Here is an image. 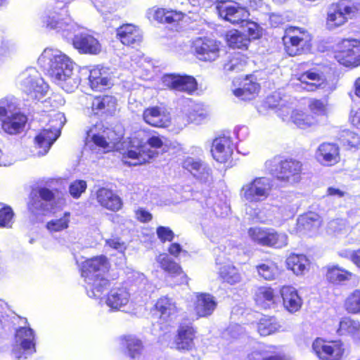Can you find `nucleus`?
I'll return each instance as SVG.
<instances>
[{
	"instance_id": "4468645a",
	"label": "nucleus",
	"mask_w": 360,
	"mask_h": 360,
	"mask_svg": "<svg viewBox=\"0 0 360 360\" xmlns=\"http://www.w3.org/2000/svg\"><path fill=\"white\" fill-rule=\"evenodd\" d=\"M87 139L91 140L96 146L103 148L105 151L112 150L118 142L119 138L115 137L113 131L109 129H103L102 123H97L86 133Z\"/></svg>"
},
{
	"instance_id": "0eeeda50",
	"label": "nucleus",
	"mask_w": 360,
	"mask_h": 360,
	"mask_svg": "<svg viewBox=\"0 0 360 360\" xmlns=\"http://www.w3.org/2000/svg\"><path fill=\"white\" fill-rule=\"evenodd\" d=\"M358 10L357 6L350 0H340L331 4L327 11L326 28L334 30L342 26L357 13Z\"/></svg>"
},
{
	"instance_id": "e2e57ef3",
	"label": "nucleus",
	"mask_w": 360,
	"mask_h": 360,
	"mask_svg": "<svg viewBox=\"0 0 360 360\" xmlns=\"http://www.w3.org/2000/svg\"><path fill=\"white\" fill-rule=\"evenodd\" d=\"M86 183L83 180H77L72 182L69 188L70 195L75 198H79L85 191Z\"/></svg>"
},
{
	"instance_id": "aec40b11",
	"label": "nucleus",
	"mask_w": 360,
	"mask_h": 360,
	"mask_svg": "<svg viewBox=\"0 0 360 360\" xmlns=\"http://www.w3.org/2000/svg\"><path fill=\"white\" fill-rule=\"evenodd\" d=\"M233 150L231 138L223 136L213 141L211 152L214 160L219 162H225L231 158Z\"/></svg>"
},
{
	"instance_id": "bb28decb",
	"label": "nucleus",
	"mask_w": 360,
	"mask_h": 360,
	"mask_svg": "<svg viewBox=\"0 0 360 360\" xmlns=\"http://www.w3.org/2000/svg\"><path fill=\"white\" fill-rule=\"evenodd\" d=\"M157 310L160 313V319L169 325L176 317L179 309L176 302L168 297H160L155 304Z\"/></svg>"
},
{
	"instance_id": "7ed1b4c3",
	"label": "nucleus",
	"mask_w": 360,
	"mask_h": 360,
	"mask_svg": "<svg viewBox=\"0 0 360 360\" xmlns=\"http://www.w3.org/2000/svg\"><path fill=\"white\" fill-rule=\"evenodd\" d=\"M27 117L17 109L14 102L7 98L0 100V126L2 130L11 135L21 133Z\"/></svg>"
},
{
	"instance_id": "2f4dec72",
	"label": "nucleus",
	"mask_w": 360,
	"mask_h": 360,
	"mask_svg": "<svg viewBox=\"0 0 360 360\" xmlns=\"http://www.w3.org/2000/svg\"><path fill=\"white\" fill-rule=\"evenodd\" d=\"M96 199L102 207L111 211H118L122 205L120 198L111 190L105 188L97 191Z\"/></svg>"
},
{
	"instance_id": "603ef678",
	"label": "nucleus",
	"mask_w": 360,
	"mask_h": 360,
	"mask_svg": "<svg viewBox=\"0 0 360 360\" xmlns=\"http://www.w3.org/2000/svg\"><path fill=\"white\" fill-rule=\"evenodd\" d=\"M259 275L265 280H274L278 274V266L274 262L266 261L257 266Z\"/></svg>"
},
{
	"instance_id": "2eb2a0df",
	"label": "nucleus",
	"mask_w": 360,
	"mask_h": 360,
	"mask_svg": "<svg viewBox=\"0 0 360 360\" xmlns=\"http://www.w3.org/2000/svg\"><path fill=\"white\" fill-rule=\"evenodd\" d=\"M340 50L335 54L336 60L345 66H358L360 64V41L355 39L343 40Z\"/></svg>"
},
{
	"instance_id": "09e8293b",
	"label": "nucleus",
	"mask_w": 360,
	"mask_h": 360,
	"mask_svg": "<svg viewBox=\"0 0 360 360\" xmlns=\"http://www.w3.org/2000/svg\"><path fill=\"white\" fill-rule=\"evenodd\" d=\"M279 324L273 317H263L257 324L258 333L262 336L271 335L278 330Z\"/></svg>"
},
{
	"instance_id": "5701e85b",
	"label": "nucleus",
	"mask_w": 360,
	"mask_h": 360,
	"mask_svg": "<svg viewBox=\"0 0 360 360\" xmlns=\"http://www.w3.org/2000/svg\"><path fill=\"white\" fill-rule=\"evenodd\" d=\"M84 70L89 72V82L93 90L102 91L112 85V80L106 68L98 66L91 70Z\"/></svg>"
},
{
	"instance_id": "9d476101",
	"label": "nucleus",
	"mask_w": 360,
	"mask_h": 360,
	"mask_svg": "<svg viewBox=\"0 0 360 360\" xmlns=\"http://www.w3.org/2000/svg\"><path fill=\"white\" fill-rule=\"evenodd\" d=\"M35 352L34 330L27 326L18 328L15 335V345L12 349V354L15 360L26 359L28 356Z\"/></svg>"
},
{
	"instance_id": "dca6fc26",
	"label": "nucleus",
	"mask_w": 360,
	"mask_h": 360,
	"mask_svg": "<svg viewBox=\"0 0 360 360\" xmlns=\"http://www.w3.org/2000/svg\"><path fill=\"white\" fill-rule=\"evenodd\" d=\"M197 57L205 61L215 60L219 56V44L209 38H198L193 42Z\"/></svg>"
},
{
	"instance_id": "9b49d317",
	"label": "nucleus",
	"mask_w": 360,
	"mask_h": 360,
	"mask_svg": "<svg viewBox=\"0 0 360 360\" xmlns=\"http://www.w3.org/2000/svg\"><path fill=\"white\" fill-rule=\"evenodd\" d=\"M302 164L294 159L281 160L271 172L276 178L285 184L293 185L301 179Z\"/></svg>"
},
{
	"instance_id": "f3484780",
	"label": "nucleus",
	"mask_w": 360,
	"mask_h": 360,
	"mask_svg": "<svg viewBox=\"0 0 360 360\" xmlns=\"http://www.w3.org/2000/svg\"><path fill=\"white\" fill-rule=\"evenodd\" d=\"M164 86L170 89L191 94L196 90L197 82L193 77L179 75H166L162 77Z\"/></svg>"
},
{
	"instance_id": "774afa93",
	"label": "nucleus",
	"mask_w": 360,
	"mask_h": 360,
	"mask_svg": "<svg viewBox=\"0 0 360 360\" xmlns=\"http://www.w3.org/2000/svg\"><path fill=\"white\" fill-rule=\"evenodd\" d=\"M205 114L202 111H198V107L195 106L193 109V112H191L188 115V120L195 123H199L202 120L205 118Z\"/></svg>"
},
{
	"instance_id": "8fccbe9b",
	"label": "nucleus",
	"mask_w": 360,
	"mask_h": 360,
	"mask_svg": "<svg viewBox=\"0 0 360 360\" xmlns=\"http://www.w3.org/2000/svg\"><path fill=\"white\" fill-rule=\"evenodd\" d=\"M256 302L264 308L270 307L274 304V294L271 288L261 287L256 292Z\"/></svg>"
},
{
	"instance_id": "39448f33",
	"label": "nucleus",
	"mask_w": 360,
	"mask_h": 360,
	"mask_svg": "<svg viewBox=\"0 0 360 360\" xmlns=\"http://www.w3.org/2000/svg\"><path fill=\"white\" fill-rule=\"evenodd\" d=\"M17 82L19 88L32 100H41L49 90L48 84L34 68H28L22 72Z\"/></svg>"
},
{
	"instance_id": "58836bf2",
	"label": "nucleus",
	"mask_w": 360,
	"mask_h": 360,
	"mask_svg": "<svg viewBox=\"0 0 360 360\" xmlns=\"http://www.w3.org/2000/svg\"><path fill=\"white\" fill-rule=\"evenodd\" d=\"M288 269L292 271L297 276L302 275L309 270V260L304 255L291 254L286 259Z\"/></svg>"
},
{
	"instance_id": "6e6552de",
	"label": "nucleus",
	"mask_w": 360,
	"mask_h": 360,
	"mask_svg": "<svg viewBox=\"0 0 360 360\" xmlns=\"http://www.w3.org/2000/svg\"><path fill=\"white\" fill-rule=\"evenodd\" d=\"M311 39V36L306 30L297 27L287 28L283 37L285 50L290 56L300 55L308 50Z\"/></svg>"
},
{
	"instance_id": "a211bd4d",
	"label": "nucleus",
	"mask_w": 360,
	"mask_h": 360,
	"mask_svg": "<svg viewBox=\"0 0 360 360\" xmlns=\"http://www.w3.org/2000/svg\"><path fill=\"white\" fill-rule=\"evenodd\" d=\"M143 119L148 124L155 127H167L171 122L169 112L160 106L146 108L143 112Z\"/></svg>"
},
{
	"instance_id": "a19ab883",
	"label": "nucleus",
	"mask_w": 360,
	"mask_h": 360,
	"mask_svg": "<svg viewBox=\"0 0 360 360\" xmlns=\"http://www.w3.org/2000/svg\"><path fill=\"white\" fill-rule=\"evenodd\" d=\"M337 333L340 335H350L354 339L360 340V322L344 318L340 321Z\"/></svg>"
},
{
	"instance_id": "72a5a7b5",
	"label": "nucleus",
	"mask_w": 360,
	"mask_h": 360,
	"mask_svg": "<svg viewBox=\"0 0 360 360\" xmlns=\"http://www.w3.org/2000/svg\"><path fill=\"white\" fill-rule=\"evenodd\" d=\"M195 330L191 326H181L175 339V348L179 351H188L194 347Z\"/></svg>"
},
{
	"instance_id": "c03bdc74",
	"label": "nucleus",
	"mask_w": 360,
	"mask_h": 360,
	"mask_svg": "<svg viewBox=\"0 0 360 360\" xmlns=\"http://www.w3.org/2000/svg\"><path fill=\"white\" fill-rule=\"evenodd\" d=\"M70 221V213L65 212L61 217H56L54 219L49 221L46 224V227L51 233L60 232L69 227Z\"/></svg>"
},
{
	"instance_id": "3c124183",
	"label": "nucleus",
	"mask_w": 360,
	"mask_h": 360,
	"mask_svg": "<svg viewBox=\"0 0 360 360\" xmlns=\"http://www.w3.org/2000/svg\"><path fill=\"white\" fill-rule=\"evenodd\" d=\"M290 120L300 128L305 129L315 124V120L302 111H292Z\"/></svg>"
},
{
	"instance_id": "f704fd0d",
	"label": "nucleus",
	"mask_w": 360,
	"mask_h": 360,
	"mask_svg": "<svg viewBox=\"0 0 360 360\" xmlns=\"http://www.w3.org/2000/svg\"><path fill=\"white\" fill-rule=\"evenodd\" d=\"M283 306L290 313L297 311L302 304L301 297L295 288L291 286H284L281 290Z\"/></svg>"
},
{
	"instance_id": "4c0bfd02",
	"label": "nucleus",
	"mask_w": 360,
	"mask_h": 360,
	"mask_svg": "<svg viewBox=\"0 0 360 360\" xmlns=\"http://www.w3.org/2000/svg\"><path fill=\"white\" fill-rule=\"evenodd\" d=\"M121 344L124 348V353L131 359H139L143 351L141 340L133 335L124 336L121 339Z\"/></svg>"
},
{
	"instance_id": "e433bc0d",
	"label": "nucleus",
	"mask_w": 360,
	"mask_h": 360,
	"mask_svg": "<svg viewBox=\"0 0 360 360\" xmlns=\"http://www.w3.org/2000/svg\"><path fill=\"white\" fill-rule=\"evenodd\" d=\"M116 105V98L107 95L94 98L91 103V108L96 115L104 113L112 115L115 111Z\"/></svg>"
},
{
	"instance_id": "c9c22d12",
	"label": "nucleus",
	"mask_w": 360,
	"mask_h": 360,
	"mask_svg": "<svg viewBox=\"0 0 360 360\" xmlns=\"http://www.w3.org/2000/svg\"><path fill=\"white\" fill-rule=\"evenodd\" d=\"M157 262L162 270L169 274L171 276H180V283L187 281V277L181 270V266L174 262L167 254H160L156 258Z\"/></svg>"
},
{
	"instance_id": "37998d69",
	"label": "nucleus",
	"mask_w": 360,
	"mask_h": 360,
	"mask_svg": "<svg viewBox=\"0 0 360 360\" xmlns=\"http://www.w3.org/2000/svg\"><path fill=\"white\" fill-rule=\"evenodd\" d=\"M228 45L233 49H247L250 44V39L238 30H232L226 34Z\"/></svg>"
},
{
	"instance_id": "052dcab7",
	"label": "nucleus",
	"mask_w": 360,
	"mask_h": 360,
	"mask_svg": "<svg viewBox=\"0 0 360 360\" xmlns=\"http://www.w3.org/2000/svg\"><path fill=\"white\" fill-rule=\"evenodd\" d=\"M241 27H243L245 32H247L250 40L258 39L261 36V29L259 26L255 22L246 20L241 24Z\"/></svg>"
},
{
	"instance_id": "c85d7f7f",
	"label": "nucleus",
	"mask_w": 360,
	"mask_h": 360,
	"mask_svg": "<svg viewBox=\"0 0 360 360\" xmlns=\"http://www.w3.org/2000/svg\"><path fill=\"white\" fill-rule=\"evenodd\" d=\"M299 80L304 85L307 91H314L316 89H324L326 85V78L323 72L316 70H310L302 73Z\"/></svg>"
},
{
	"instance_id": "423d86ee",
	"label": "nucleus",
	"mask_w": 360,
	"mask_h": 360,
	"mask_svg": "<svg viewBox=\"0 0 360 360\" xmlns=\"http://www.w3.org/2000/svg\"><path fill=\"white\" fill-rule=\"evenodd\" d=\"M273 188L272 181L266 176L255 177L245 183L240 191L243 201L257 203L269 198Z\"/></svg>"
},
{
	"instance_id": "bf43d9fd",
	"label": "nucleus",
	"mask_w": 360,
	"mask_h": 360,
	"mask_svg": "<svg viewBox=\"0 0 360 360\" xmlns=\"http://www.w3.org/2000/svg\"><path fill=\"white\" fill-rule=\"evenodd\" d=\"M309 108L312 112L318 115H325L328 112V102L326 99H311Z\"/></svg>"
},
{
	"instance_id": "69168bd1",
	"label": "nucleus",
	"mask_w": 360,
	"mask_h": 360,
	"mask_svg": "<svg viewBox=\"0 0 360 360\" xmlns=\"http://www.w3.org/2000/svg\"><path fill=\"white\" fill-rule=\"evenodd\" d=\"M342 257H349L351 261L360 270V248L357 250L341 252L340 254Z\"/></svg>"
},
{
	"instance_id": "4d7b16f0",
	"label": "nucleus",
	"mask_w": 360,
	"mask_h": 360,
	"mask_svg": "<svg viewBox=\"0 0 360 360\" xmlns=\"http://www.w3.org/2000/svg\"><path fill=\"white\" fill-rule=\"evenodd\" d=\"M13 212L8 206L0 204V227L11 229L13 224Z\"/></svg>"
},
{
	"instance_id": "ea45409f",
	"label": "nucleus",
	"mask_w": 360,
	"mask_h": 360,
	"mask_svg": "<svg viewBox=\"0 0 360 360\" xmlns=\"http://www.w3.org/2000/svg\"><path fill=\"white\" fill-rule=\"evenodd\" d=\"M259 90V85L252 79V77H247L243 82V86L233 90V94L242 100H250L255 97Z\"/></svg>"
},
{
	"instance_id": "4be33fe9",
	"label": "nucleus",
	"mask_w": 360,
	"mask_h": 360,
	"mask_svg": "<svg viewBox=\"0 0 360 360\" xmlns=\"http://www.w3.org/2000/svg\"><path fill=\"white\" fill-rule=\"evenodd\" d=\"M117 38L126 46L139 44L142 41L141 30L132 24H124L116 30Z\"/></svg>"
},
{
	"instance_id": "f257e3e1",
	"label": "nucleus",
	"mask_w": 360,
	"mask_h": 360,
	"mask_svg": "<svg viewBox=\"0 0 360 360\" xmlns=\"http://www.w3.org/2000/svg\"><path fill=\"white\" fill-rule=\"evenodd\" d=\"M38 64L65 91L71 92L78 86L79 80L73 72L74 63L60 50L45 49L38 58Z\"/></svg>"
},
{
	"instance_id": "b1692460",
	"label": "nucleus",
	"mask_w": 360,
	"mask_h": 360,
	"mask_svg": "<svg viewBox=\"0 0 360 360\" xmlns=\"http://www.w3.org/2000/svg\"><path fill=\"white\" fill-rule=\"evenodd\" d=\"M82 277L86 283L85 288L89 297L96 299L101 298L103 291L109 286V281L105 276L96 274Z\"/></svg>"
},
{
	"instance_id": "20e7f679",
	"label": "nucleus",
	"mask_w": 360,
	"mask_h": 360,
	"mask_svg": "<svg viewBox=\"0 0 360 360\" xmlns=\"http://www.w3.org/2000/svg\"><path fill=\"white\" fill-rule=\"evenodd\" d=\"M49 123L35 137L36 147L39 148V155H44L48 153L52 144L60 135V129L65 122V117L63 113L53 112L48 115Z\"/></svg>"
},
{
	"instance_id": "f03ea898",
	"label": "nucleus",
	"mask_w": 360,
	"mask_h": 360,
	"mask_svg": "<svg viewBox=\"0 0 360 360\" xmlns=\"http://www.w3.org/2000/svg\"><path fill=\"white\" fill-rule=\"evenodd\" d=\"M42 26L54 30L65 38L71 37L78 29L77 23L67 16L65 6L46 9L41 17Z\"/></svg>"
},
{
	"instance_id": "473e14b6",
	"label": "nucleus",
	"mask_w": 360,
	"mask_h": 360,
	"mask_svg": "<svg viewBox=\"0 0 360 360\" xmlns=\"http://www.w3.org/2000/svg\"><path fill=\"white\" fill-rule=\"evenodd\" d=\"M130 295L124 288H112L105 298L108 307L115 310H120L126 306L129 301Z\"/></svg>"
},
{
	"instance_id": "5fc2aeb1",
	"label": "nucleus",
	"mask_w": 360,
	"mask_h": 360,
	"mask_svg": "<svg viewBox=\"0 0 360 360\" xmlns=\"http://www.w3.org/2000/svg\"><path fill=\"white\" fill-rule=\"evenodd\" d=\"M345 307L349 313L360 312V290H355L348 295L345 302Z\"/></svg>"
},
{
	"instance_id": "393cba45",
	"label": "nucleus",
	"mask_w": 360,
	"mask_h": 360,
	"mask_svg": "<svg viewBox=\"0 0 360 360\" xmlns=\"http://www.w3.org/2000/svg\"><path fill=\"white\" fill-rule=\"evenodd\" d=\"M290 98L288 96H282L280 92H274L266 98L269 108L276 109V112L283 120H286L291 110L290 105Z\"/></svg>"
},
{
	"instance_id": "79ce46f5",
	"label": "nucleus",
	"mask_w": 360,
	"mask_h": 360,
	"mask_svg": "<svg viewBox=\"0 0 360 360\" xmlns=\"http://www.w3.org/2000/svg\"><path fill=\"white\" fill-rule=\"evenodd\" d=\"M321 224L320 216L314 212L307 213L300 216L297 220L298 228L307 231H315Z\"/></svg>"
},
{
	"instance_id": "680f3d73",
	"label": "nucleus",
	"mask_w": 360,
	"mask_h": 360,
	"mask_svg": "<svg viewBox=\"0 0 360 360\" xmlns=\"http://www.w3.org/2000/svg\"><path fill=\"white\" fill-rule=\"evenodd\" d=\"M157 236L162 243L172 242L175 236L173 231L167 226H160L156 229Z\"/></svg>"
},
{
	"instance_id": "0e129e2a",
	"label": "nucleus",
	"mask_w": 360,
	"mask_h": 360,
	"mask_svg": "<svg viewBox=\"0 0 360 360\" xmlns=\"http://www.w3.org/2000/svg\"><path fill=\"white\" fill-rule=\"evenodd\" d=\"M105 245L115 249L120 252H123L127 248L125 243L121 241L118 238L105 240Z\"/></svg>"
},
{
	"instance_id": "c756f323",
	"label": "nucleus",
	"mask_w": 360,
	"mask_h": 360,
	"mask_svg": "<svg viewBox=\"0 0 360 360\" xmlns=\"http://www.w3.org/2000/svg\"><path fill=\"white\" fill-rule=\"evenodd\" d=\"M109 263L105 256H97L86 260L82 266V276L104 274L108 270Z\"/></svg>"
},
{
	"instance_id": "6ab92c4d",
	"label": "nucleus",
	"mask_w": 360,
	"mask_h": 360,
	"mask_svg": "<svg viewBox=\"0 0 360 360\" xmlns=\"http://www.w3.org/2000/svg\"><path fill=\"white\" fill-rule=\"evenodd\" d=\"M73 45L81 53L96 55L101 51V45L98 40L87 33L75 35Z\"/></svg>"
},
{
	"instance_id": "13d9d810",
	"label": "nucleus",
	"mask_w": 360,
	"mask_h": 360,
	"mask_svg": "<svg viewBox=\"0 0 360 360\" xmlns=\"http://www.w3.org/2000/svg\"><path fill=\"white\" fill-rule=\"evenodd\" d=\"M339 139L340 143L348 148L356 147L359 143L357 134L349 130L342 131Z\"/></svg>"
},
{
	"instance_id": "6e6d98bb",
	"label": "nucleus",
	"mask_w": 360,
	"mask_h": 360,
	"mask_svg": "<svg viewBox=\"0 0 360 360\" xmlns=\"http://www.w3.org/2000/svg\"><path fill=\"white\" fill-rule=\"evenodd\" d=\"M247 65L245 57L240 54H236L228 63L224 64V68L226 72L242 71Z\"/></svg>"
},
{
	"instance_id": "864d4df0",
	"label": "nucleus",
	"mask_w": 360,
	"mask_h": 360,
	"mask_svg": "<svg viewBox=\"0 0 360 360\" xmlns=\"http://www.w3.org/2000/svg\"><path fill=\"white\" fill-rule=\"evenodd\" d=\"M288 237L285 233L278 232L273 229H269L267 247L283 248L288 245Z\"/></svg>"
},
{
	"instance_id": "49530a36",
	"label": "nucleus",
	"mask_w": 360,
	"mask_h": 360,
	"mask_svg": "<svg viewBox=\"0 0 360 360\" xmlns=\"http://www.w3.org/2000/svg\"><path fill=\"white\" fill-rule=\"evenodd\" d=\"M352 274L338 266L328 267L326 273V278L333 283H340L341 282L349 280Z\"/></svg>"
},
{
	"instance_id": "412c9836",
	"label": "nucleus",
	"mask_w": 360,
	"mask_h": 360,
	"mask_svg": "<svg viewBox=\"0 0 360 360\" xmlns=\"http://www.w3.org/2000/svg\"><path fill=\"white\" fill-rule=\"evenodd\" d=\"M182 167L202 182H207L211 179L210 168L199 160L188 157L184 160Z\"/></svg>"
},
{
	"instance_id": "338daca9",
	"label": "nucleus",
	"mask_w": 360,
	"mask_h": 360,
	"mask_svg": "<svg viewBox=\"0 0 360 360\" xmlns=\"http://www.w3.org/2000/svg\"><path fill=\"white\" fill-rule=\"evenodd\" d=\"M183 18V14L181 13H177L174 11H167L166 13V16L164 20L166 23H173L181 20Z\"/></svg>"
},
{
	"instance_id": "a18cd8bd",
	"label": "nucleus",
	"mask_w": 360,
	"mask_h": 360,
	"mask_svg": "<svg viewBox=\"0 0 360 360\" xmlns=\"http://www.w3.org/2000/svg\"><path fill=\"white\" fill-rule=\"evenodd\" d=\"M220 278L226 283L234 285L241 280V276L238 269L231 264H226L220 267L219 270Z\"/></svg>"
},
{
	"instance_id": "cd10ccee",
	"label": "nucleus",
	"mask_w": 360,
	"mask_h": 360,
	"mask_svg": "<svg viewBox=\"0 0 360 360\" xmlns=\"http://www.w3.org/2000/svg\"><path fill=\"white\" fill-rule=\"evenodd\" d=\"M217 307L214 297L208 293H197L194 302V311L198 317L211 315Z\"/></svg>"
},
{
	"instance_id": "de8ad7c7",
	"label": "nucleus",
	"mask_w": 360,
	"mask_h": 360,
	"mask_svg": "<svg viewBox=\"0 0 360 360\" xmlns=\"http://www.w3.org/2000/svg\"><path fill=\"white\" fill-rule=\"evenodd\" d=\"M269 229L266 228L253 227L248 230V236L255 243L267 247L269 236Z\"/></svg>"
},
{
	"instance_id": "f8f14e48",
	"label": "nucleus",
	"mask_w": 360,
	"mask_h": 360,
	"mask_svg": "<svg viewBox=\"0 0 360 360\" xmlns=\"http://www.w3.org/2000/svg\"><path fill=\"white\" fill-rule=\"evenodd\" d=\"M312 349L321 360H340L345 350L340 341L326 342L319 338L313 342Z\"/></svg>"
},
{
	"instance_id": "7c9ffc66",
	"label": "nucleus",
	"mask_w": 360,
	"mask_h": 360,
	"mask_svg": "<svg viewBox=\"0 0 360 360\" xmlns=\"http://www.w3.org/2000/svg\"><path fill=\"white\" fill-rule=\"evenodd\" d=\"M39 196L32 198L29 203V209L32 212L49 211L51 210L54 201V193L46 188H40L38 191Z\"/></svg>"
},
{
	"instance_id": "1a4fd4ad",
	"label": "nucleus",
	"mask_w": 360,
	"mask_h": 360,
	"mask_svg": "<svg viewBox=\"0 0 360 360\" xmlns=\"http://www.w3.org/2000/svg\"><path fill=\"white\" fill-rule=\"evenodd\" d=\"M162 146V140L158 136H152L143 144L138 145L134 149H130L123 155L125 163L129 165H139L148 162L155 156L156 152L152 148H159Z\"/></svg>"
},
{
	"instance_id": "ddd939ff",
	"label": "nucleus",
	"mask_w": 360,
	"mask_h": 360,
	"mask_svg": "<svg viewBox=\"0 0 360 360\" xmlns=\"http://www.w3.org/2000/svg\"><path fill=\"white\" fill-rule=\"evenodd\" d=\"M219 15L232 24H243L250 13L246 8L236 2L221 1L216 6Z\"/></svg>"
},
{
	"instance_id": "a878e982",
	"label": "nucleus",
	"mask_w": 360,
	"mask_h": 360,
	"mask_svg": "<svg viewBox=\"0 0 360 360\" xmlns=\"http://www.w3.org/2000/svg\"><path fill=\"white\" fill-rule=\"evenodd\" d=\"M316 158L323 165H333L340 160L339 148L334 143H323L317 148Z\"/></svg>"
}]
</instances>
